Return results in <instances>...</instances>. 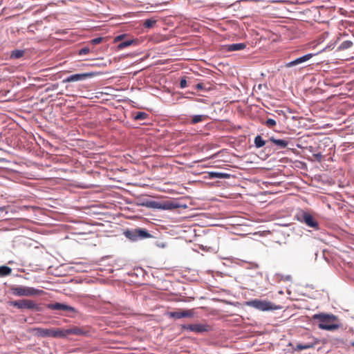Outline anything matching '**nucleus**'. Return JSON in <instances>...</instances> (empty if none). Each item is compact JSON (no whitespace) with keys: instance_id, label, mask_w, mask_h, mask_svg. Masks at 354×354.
<instances>
[{"instance_id":"nucleus-12","label":"nucleus","mask_w":354,"mask_h":354,"mask_svg":"<svg viewBox=\"0 0 354 354\" xmlns=\"http://www.w3.org/2000/svg\"><path fill=\"white\" fill-rule=\"evenodd\" d=\"M47 308L50 310H63V311H68L71 313H75L76 310L75 308L64 304L62 303H55V304H49L47 306Z\"/></svg>"},{"instance_id":"nucleus-31","label":"nucleus","mask_w":354,"mask_h":354,"mask_svg":"<svg viewBox=\"0 0 354 354\" xmlns=\"http://www.w3.org/2000/svg\"><path fill=\"white\" fill-rule=\"evenodd\" d=\"M196 88H198V89H201L203 88V84H198L196 85Z\"/></svg>"},{"instance_id":"nucleus-22","label":"nucleus","mask_w":354,"mask_h":354,"mask_svg":"<svg viewBox=\"0 0 354 354\" xmlns=\"http://www.w3.org/2000/svg\"><path fill=\"white\" fill-rule=\"evenodd\" d=\"M254 145L257 148L262 147L266 145V141L262 138L261 136H257L254 138Z\"/></svg>"},{"instance_id":"nucleus-13","label":"nucleus","mask_w":354,"mask_h":354,"mask_svg":"<svg viewBox=\"0 0 354 354\" xmlns=\"http://www.w3.org/2000/svg\"><path fill=\"white\" fill-rule=\"evenodd\" d=\"M192 310H180L175 312H169L167 315L170 318L181 319L183 317H191L193 316Z\"/></svg>"},{"instance_id":"nucleus-29","label":"nucleus","mask_w":354,"mask_h":354,"mask_svg":"<svg viewBox=\"0 0 354 354\" xmlns=\"http://www.w3.org/2000/svg\"><path fill=\"white\" fill-rule=\"evenodd\" d=\"M89 53V48H87V47H85V48H82L80 52H79V54L80 55H86Z\"/></svg>"},{"instance_id":"nucleus-30","label":"nucleus","mask_w":354,"mask_h":354,"mask_svg":"<svg viewBox=\"0 0 354 354\" xmlns=\"http://www.w3.org/2000/svg\"><path fill=\"white\" fill-rule=\"evenodd\" d=\"M125 37V35H120L115 37L114 42H118L123 39V38Z\"/></svg>"},{"instance_id":"nucleus-18","label":"nucleus","mask_w":354,"mask_h":354,"mask_svg":"<svg viewBox=\"0 0 354 354\" xmlns=\"http://www.w3.org/2000/svg\"><path fill=\"white\" fill-rule=\"evenodd\" d=\"M24 53L25 50H24L15 49L11 52L10 57L12 59H19L24 55Z\"/></svg>"},{"instance_id":"nucleus-19","label":"nucleus","mask_w":354,"mask_h":354,"mask_svg":"<svg viewBox=\"0 0 354 354\" xmlns=\"http://www.w3.org/2000/svg\"><path fill=\"white\" fill-rule=\"evenodd\" d=\"M12 272V269L6 266H0V276L5 277L10 274Z\"/></svg>"},{"instance_id":"nucleus-24","label":"nucleus","mask_w":354,"mask_h":354,"mask_svg":"<svg viewBox=\"0 0 354 354\" xmlns=\"http://www.w3.org/2000/svg\"><path fill=\"white\" fill-rule=\"evenodd\" d=\"M353 46V42L349 40H346L343 41L339 46L338 47V50H344L348 48H350Z\"/></svg>"},{"instance_id":"nucleus-7","label":"nucleus","mask_w":354,"mask_h":354,"mask_svg":"<svg viewBox=\"0 0 354 354\" xmlns=\"http://www.w3.org/2000/svg\"><path fill=\"white\" fill-rule=\"evenodd\" d=\"M33 331L35 332L37 335L41 337H59L60 332L59 328H35Z\"/></svg>"},{"instance_id":"nucleus-10","label":"nucleus","mask_w":354,"mask_h":354,"mask_svg":"<svg viewBox=\"0 0 354 354\" xmlns=\"http://www.w3.org/2000/svg\"><path fill=\"white\" fill-rule=\"evenodd\" d=\"M95 75V73H84L80 74H74L67 77L65 80H64V82H77L86 80L87 78H91L94 77Z\"/></svg>"},{"instance_id":"nucleus-2","label":"nucleus","mask_w":354,"mask_h":354,"mask_svg":"<svg viewBox=\"0 0 354 354\" xmlns=\"http://www.w3.org/2000/svg\"><path fill=\"white\" fill-rule=\"evenodd\" d=\"M10 290L12 294L17 297H32L44 293L41 290L22 286H12Z\"/></svg>"},{"instance_id":"nucleus-23","label":"nucleus","mask_w":354,"mask_h":354,"mask_svg":"<svg viewBox=\"0 0 354 354\" xmlns=\"http://www.w3.org/2000/svg\"><path fill=\"white\" fill-rule=\"evenodd\" d=\"M149 117V115L145 112H137L133 115V119L135 120H143L147 119Z\"/></svg>"},{"instance_id":"nucleus-16","label":"nucleus","mask_w":354,"mask_h":354,"mask_svg":"<svg viewBox=\"0 0 354 354\" xmlns=\"http://www.w3.org/2000/svg\"><path fill=\"white\" fill-rule=\"evenodd\" d=\"M246 47L245 44L244 43H239V44H232L227 46L228 51H236L244 49Z\"/></svg>"},{"instance_id":"nucleus-32","label":"nucleus","mask_w":354,"mask_h":354,"mask_svg":"<svg viewBox=\"0 0 354 354\" xmlns=\"http://www.w3.org/2000/svg\"><path fill=\"white\" fill-rule=\"evenodd\" d=\"M315 157L317 158V160H318V161H321V160H322V156H315Z\"/></svg>"},{"instance_id":"nucleus-4","label":"nucleus","mask_w":354,"mask_h":354,"mask_svg":"<svg viewBox=\"0 0 354 354\" xmlns=\"http://www.w3.org/2000/svg\"><path fill=\"white\" fill-rule=\"evenodd\" d=\"M8 304L9 306L15 307L20 310L27 309L39 310V306L35 303V301L30 299L10 301Z\"/></svg>"},{"instance_id":"nucleus-34","label":"nucleus","mask_w":354,"mask_h":354,"mask_svg":"<svg viewBox=\"0 0 354 354\" xmlns=\"http://www.w3.org/2000/svg\"><path fill=\"white\" fill-rule=\"evenodd\" d=\"M352 346H354V342H353V343H352Z\"/></svg>"},{"instance_id":"nucleus-33","label":"nucleus","mask_w":354,"mask_h":354,"mask_svg":"<svg viewBox=\"0 0 354 354\" xmlns=\"http://www.w3.org/2000/svg\"><path fill=\"white\" fill-rule=\"evenodd\" d=\"M3 160V158H0V160Z\"/></svg>"},{"instance_id":"nucleus-15","label":"nucleus","mask_w":354,"mask_h":354,"mask_svg":"<svg viewBox=\"0 0 354 354\" xmlns=\"http://www.w3.org/2000/svg\"><path fill=\"white\" fill-rule=\"evenodd\" d=\"M270 140L277 146L279 149L286 148L288 145V142L285 140L274 139L273 137L270 138Z\"/></svg>"},{"instance_id":"nucleus-27","label":"nucleus","mask_w":354,"mask_h":354,"mask_svg":"<svg viewBox=\"0 0 354 354\" xmlns=\"http://www.w3.org/2000/svg\"><path fill=\"white\" fill-rule=\"evenodd\" d=\"M102 40H103L102 37L94 38L91 40V44H93V45H96V44H100L102 41Z\"/></svg>"},{"instance_id":"nucleus-9","label":"nucleus","mask_w":354,"mask_h":354,"mask_svg":"<svg viewBox=\"0 0 354 354\" xmlns=\"http://www.w3.org/2000/svg\"><path fill=\"white\" fill-rule=\"evenodd\" d=\"M301 222L304 223L307 226L315 230L319 229L318 221L309 213L304 212L301 215Z\"/></svg>"},{"instance_id":"nucleus-20","label":"nucleus","mask_w":354,"mask_h":354,"mask_svg":"<svg viewBox=\"0 0 354 354\" xmlns=\"http://www.w3.org/2000/svg\"><path fill=\"white\" fill-rule=\"evenodd\" d=\"M207 118V115H195L192 117L191 123L196 124L198 122H202Z\"/></svg>"},{"instance_id":"nucleus-1","label":"nucleus","mask_w":354,"mask_h":354,"mask_svg":"<svg viewBox=\"0 0 354 354\" xmlns=\"http://www.w3.org/2000/svg\"><path fill=\"white\" fill-rule=\"evenodd\" d=\"M313 318L319 322L318 326L321 329L333 330L339 328V325L335 323L337 317L333 315L317 314Z\"/></svg>"},{"instance_id":"nucleus-8","label":"nucleus","mask_w":354,"mask_h":354,"mask_svg":"<svg viewBox=\"0 0 354 354\" xmlns=\"http://www.w3.org/2000/svg\"><path fill=\"white\" fill-rule=\"evenodd\" d=\"M60 336L59 338L66 337L69 335H82L86 333L84 330L79 326H73L67 329L59 328Z\"/></svg>"},{"instance_id":"nucleus-26","label":"nucleus","mask_w":354,"mask_h":354,"mask_svg":"<svg viewBox=\"0 0 354 354\" xmlns=\"http://www.w3.org/2000/svg\"><path fill=\"white\" fill-rule=\"evenodd\" d=\"M265 124L269 128H272L276 125V121L273 119L269 118L265 122Z\"/></svg>"},{"instance_id":"nucleus-28","label":"nucleus","mask_w":354,"mask_h":354,"mask_svg":"<svg viewBox=\"0 0 354 354\" xmlns=\"http://www.w3.org/2000/svg\"><path fill=\"white\" fill-rule=\"evenodd\" d=\"M187 80L184 77V78H182L180 81V87L181 88H184L185 87H187Z\"/></svg>"},{"instance_id":"nucleus-17","label":"nucleus","mask_w":354,"mask_h":354,"mask_svg":"<svg viewBox=\"0 0 354 354\" xmlns=\"http://www.w3.org/2000/svg\"><path fill=\"white\" fill-rule=\"evenodd\" d=\"M316 344V342H308L306 344H297L295 348V350L297 351H302L304 349H308L313 348L315 345Z\"/></svg>"},{"instance_id":"nucleus-5","label":"nucleus","mask_w":354,"mask_h":354,"mask_svg":"<svg viewBox=\"0 0 354 354\" xmlns=\"http://www.w3.org/2000/svg\"><path fill=\"white\" fill-rule=\"evenodd\" d=\"M247 306L254 308L257 310L262 311H267L277 309V308L274 306V304L266 301V300H260V299H252L247 301Z\"/></svg>"},{"instance_id":"nucleus-3","label":"nucleus","mask_w":354,"mask_h":354,"mask_svg":"<svg viewBox=\"0 0 354 354\" xmlns=\"http://www.w3.org/2000/svg\"><path fill=\"white\" fill-rule=\"evenodd\" d=\"M124 234L127 239L133 241L151 237L147 230L142 228L127 230L124 232Z\"/></svg>"},{"instance_id":"nucleus-14","label":"nucleus","mask_w":354,"mask_h":354,"mask_svg":"<svg viewBox=\"0 0 354 354\" xmlns=\"http://www.w3.org/2000/svg\"><path fill=\"white\" fill-rule=\"evenodd\" d=\"M208 176L209 178H228L230 175L226 173L223 172H217V171H211L208 173Z\"/></svg>"},{"instance_id":"nucleus-11","label":"nucleus","mask_w":354,"mask_h":354,"mask_svg":"<svg viewBox=\"0 0 354 354\" xmlns=\"http://www.w3.org/2000/svg\"><path fill=\"white\" fill-rule=\"evenodd\" d=\"M209 326L205 324H187L183 325V328L194 332L196 333H201L208 330Z\"/></svg>"},{"instance_id":"nucleus-6","label":"nucleus","mask_w":354,"mask_h":354,"mask_svg":"<svg viewBox=\"0 0 354 354\" xmlns=\"http://www.w3.org/2000/svg\"><path fill=\"white\" fill-rule=\"evenodd\" d=\"M315 54L313 53H308L304 56L298 57L291 62H287L285 64L284 66L287 68L299 66V69L304 68L305 66H302L301 65L310 60Z\"/></svg>"},{"instance_id":"nucleus-21","label":"nucleus","mask_w":354,"mask_h":354,"mask_svg":"<svg viewBox=\"0 0 354 354\" xmlns=\"http://www.w3.org/2000/svg\"><path fill=\"white\" fill-rule=\"evenodd\" d=\"M136 42V40L129 39L120 43L118 46L119 50H122L126 47H128Z\"/></svg>"},{"instance_id":"nucleus-25","label":"nucleus","mask_w":354,"mask_h":354,"mask_svg":"<svg viewBox=\"0 0 354 354\" xmlns=\"http://www.w3.org/2000/svg\"><path fill=\"white\" fill-rule=\"evenodd\" d=\"M156 23V20L153 19H147L144 21V26L147 28H152Z\"/></svg>"}]
</instances>
